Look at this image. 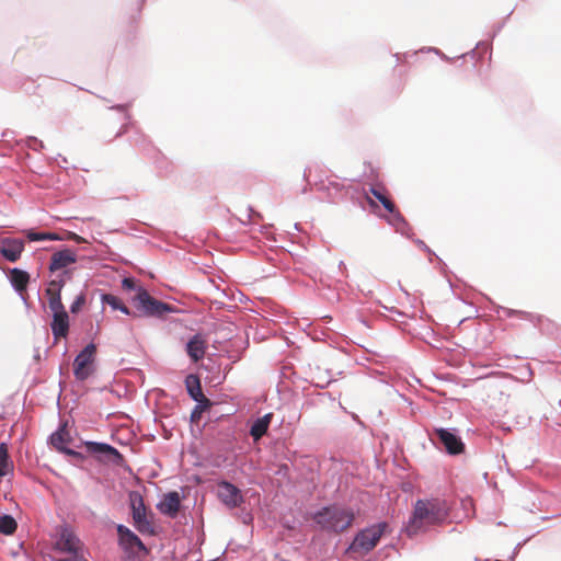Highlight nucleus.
<instances>
[{
  "instance_id": "1",
  "label": "nucleus",
  "mask_w": 561,
  "mask_h": 561,
  "mask_svg": "<svg viewBox=\"0 0 561 561\" xmlns=\"http://www.w3.org/2000/svg\"><path fill=\"white\" fill-rule=\"evenodd\" d=\"M449 515V507L439 497L420 499L414 503L412 515L405 527L409 537L426 531L432 526L442 525Z\"/></svg>"
},
{
  "instance_id": "2",
  "label": "nucleus",
  "mask_w": 561,
  "mask_h": 561,
  "mask_svg": "<svg viewBox=\"0 0 561 561\" xmlns=\"http://www.w3.org/2000/svg\"><path fill=\"white\" fill-rule=\"evenodd\" d=\"M354 518L352 510L337 505L323 507L313 515V520L322 530L335 534L350 528Z\"/></svg>"
},
{
  "instance_id": "3",
  "label": "nucleus",
  "mask_w": 561,
  "mask_h": 561,
  "mask_svg": "<svg viewBox=\"0 0 561 561\" xmlns=\"http://www.w3.org/2000/svg\"><path fill=\"white\" fill-rule=\"evenodd\" d=\"M387 528L388 524L382 522L360 530L350 546V550L362 553L371 551L378 545Z\"/></svg>"
},
{
  "instance_id": "4",
  "label": "nucleus",
  "mask_w": 561,
  "mask_h": 561,
  "mask_svg": "<svg viewBox=\"0 0 561 561\" xmlns=\"http://www.w3.org/2000/svg\"><path fill=\"white\" fill-rule=\"evenodd\" d=\"M131 301L139 316H162L164 312L171 311V307L168 304L154 299L140 286Z\"/></svg>"
},
{
  "instance_id": "5",
  "label": "nucleus",
  "mask_w": 561,
  "mask_h": 561,
  "mask_svg": "<svg viewBox=\"0 0 561 561\" xmlns=\"http://www.w3.org/2000/svg\"><path fill=\"white\" fill-rule=\"evenodd\" d=\"M96 346L93 343L88 344L75 358L73 374L78 380H85L93 371Z\"/></svg>"
},
{
  "instance_id": "6",
  "label": "nucleus",
  "mask_w": 561,
  "mask_h": 561,
  "mask_svg": "<svg viewBox=\"0 0 561 561\" xmlns=\"http://www.w3.org/2000/svg\"><path fill=\"white\" fill-rule=\"evenodd\" d=\"M134 525L141 534H153V525L147 515L144 500L139 494L130 496Z\"/></svg>"
},
{
  "instance_id": "7",
  "label": "nucleus",
  "mask_w": 561,
  "mask_h": 561,
  "mask_svg": "<svg viewBox=\"0 0 561 561\" xmlns=\"http://www.w3.org/2000/svg\"><path fill=\"white\" fill-rule=\"evenodd\" d=\"M433 434L448 454L458 455L463 451L465 444L455 433L445 428H435Z\"/></svg>"
},
{
  "instance_id": "8",
  "label": "nucleus",
  "mask_w": 561,
  "mask_h": 561,
  "mask_svg": "<svg viewBox=\"0 0 561 561\" xmlns=\"http://www.w3.org/2000/svg\"><path fill=\"white\" fill-rule=\"evenodd\" d=\"M217 493L220 501L229 508L238 507L243 501L240 490L226 481L218 484Z\"/></svg>"
},
{
  "instance_id": "9",
  "label": "nucleus",
  "mask_w": 561,
  "mask_h": 561,
  "mask_svg": "<svg viewBox=\"0 0 561 561\" xmlns=\"http://www.w3.org/2000/svg\"><path fill=\"white\" fill-rule=\"evenodd\" d=\"M65 282L62 279L59 280H50L45 293L48 297V307L50 311L54 313H60L66 311L65 306L61 301V288L64 287Z\"/></svg>"
},
{
  "instance_id": "10",
  "label": "nucleus",
  "mask_w": 561,
  "mask_h": 561,
  "mask_svg": "<svg viewBox=\"0 0 561 561\" xmlns=\"http://www.w3.org/2000/svg\"><path fill=\"white\" fill-rule=\"evenodd\" d=\"M24 250V242L21 239L2 238L0 239V253L10 262L20 259Z\"/></svg>"
},
{
  "instance_id": "11",
  "label": "nucleus",
  "mask_w": 561,
  "mask_h": 561,
  "mask_svg": "<svg viewBox=\"0 0 561 561\" xmlns=\"http://www.w3.org/2000/svg\"><path fill=\"white\" fill-rule=\"evenodd\" d=\"M117 534L119 536V542L123 546L125 550L128 551H135L137 549L138 551H147L146 546L144 542L139 539L137 535H135L129 528H127L124 525L117 526Z\"/></svg>"
},
{
  "instance_id": "12",
  "label": "nucleus",
  "mask_w": 561,
  "mask_h": 561,
  "mask_svg": "<svg viewBox=\"0 0 561 561\" xmlns=\"http://www.w3.org/2000/svg\"><path fill=\"white\" fill-rule=\"evenodd\" d=\"M57 548L61 552L69 554H78L83 551L82 543L79 538L68 529H64L61 531L60 538L57 541Z\"/></svg>"
},
{
  "instance_id": "13",
  "label": "nucleus",
  "mask_w": 561,
  "mask_h": 561,
  "mask_svg": "<svg viewBox=\"0 0 561 561\" xmlns=\"http://www.w3.org/2000/svg\"><path fill=\"white\" fill-rule=\"evenodd\" d=\"M185 387L190 397L196 402L210 407V400L203 393L199 377L191 374L185 378Z\"/></svg>"
},
{
  "instance_id": "14",
  "label": "nucleus",
  "mask_w": 561,
  "mask_h": 561,
  "mask_svg": "<svg viewBox=\"0 0 561 561\" xmlns=\"http://www.w3.org/2000/svg\"><path fill=\"white\" fill-rule=\"evenodd\" d=\"M70 440L71 436L66 425H62L58 431L50 435V444L54 448L67 455L77 457L79 456L77 451L67 448Z\"/></svg>"
},
{
  "instance_id": "15",
  "label": "nucleus",
  "mask_w": 561,
  "mask_h": 561,
  "mask_svg": "<svg viewBox=\"0 0 561 561\" xmlns=\"http://www.w3.org/2000/svg\"><path fill=\"white\" fill-rule=\"evenodd\" d=\"M77 262V254L73 250L64 249L51 255L49 271L56 272Z\"/></svg>"
},
{
  "instance_id": "16",
  "label": "nucleus",
  "mask_w": 561,
  "mask_h": 561,
  "mask_svg": "<svg viewBox=\"0 0 561 561\" xmlns=\"http://www.w3.org/2000/svg\"><path fill=\"white\" fill-rule=\"evenodd\" d=\"M181 500L178 492H169L164 495L163 500L158 504V510L169 516L175 517L180 511Z\"/></svg>"
},
{
  "instance_id": "17",
  "label": "nucleus",
  "mask_w": 561,
  "mask_h": 561,
  "mask_svg": "<svg viewBox=\"0 0 561 561\" xmlns=\"http://www.w3.org/2000/svg\"><path fill=\"white\" fill-rule=\"evenodd\" d=\"M50 328L56 341L66 337L69 333V316L67 311L54 313Z\"/></svg>"
},
{
  "instance_id": "18",
  "label": "nucleus",
  "mask_w": 561,
  "mask_h": 561,
  "mask_svg": "<svg viewBox=\"0 0 561 561\" xmlns=\"http://www.w3.org/2000/svg\"><path fill=\"white\" fill-rule=\"evenodd\" d=\"M207 342L201 334H195L186 344V352L193 362H198L205 356Z\"/></svg>"
},
{
  "instance_id": "19",
  "label": "nucleus",
  "mask_w": 561,
  "mask_h": 561,
  "mask_svg": "<svg viewBox=\"0 0 561 561\" xmlns=\"http://www.w3.org/2000/svg\"><path fill=\"white\" fill-rule=\"evenodd\" d=\"M85 446L90 453L104 454L110 456L115 463H121L124 460L122 454L111 445L104 443L88 442Z\"/></svg>"
},
{
  "instance_id": "20",
  "label": "nucleus",
  "mask_w": 561,
  "mask_h": 561,
  "mask_svg": "<svg viewBox=\"0 0 561 561\" xmlns=\"http://www.w3.org/2000/svg\"><path fill=\"white\" fill-rule=\"evenodd\" d=\"M369 193L377 198L385 209L390 214L399 215L394 203L390 199L388 191L382 185H375L369 188Z\"/></svg>"
},
{
  "instance_id": "21",
  "label": "nucleus",
  "mask_w": 561,
  "mask_h": 561,
  "mask_svg": "<svg viewBox=\"0 0 561 561\" xmlns=\"http://www.w3.org/2000/svg\"><path fill=\"white\" fill-rule=\"evenodd\" d=\"M10 282L16 291L23 293L28 285L30 275L27 272L20 268H12L10 271Z\"/></svg>"
},
{
  "instance_id": "22",
  "label": "nucleus",
  "mask_w": 561,
  "mask_h": 561,
  "mask_svg": "<svg viewBox=\"0 0 561 561\" xmlns=\"http://www.w3.org/2000/svg\"><path fill=\"white\" fill-rule=\"evenodd\" d=\"M272 417V413H267L252 424L250 434L254 440L260 439L267 432Z\"/></svg>"
},
{
  "instance_id": "23",
  "label": "nucleus",
  "mask_w": 561,
  "mask_h": 561,
  "mask_svg": "<svg viewBox=\"0 0 561 561\" xmlns=\"http://www.w3.org/2000/svg\"><path fill=\"white\" fill-rule=\"evenodd\" d=\"M18 528L16 520L11 515L0 517V533L7 536L13 535Z\"/></svg>"
},
{
  "instance_id": "24",
  "label": "nucleus",
  "mask_w": 561,
  "mask_h": 561,
  "mask_svg": "<svg viewBox=\"0 0 561 561\" xmlns=\"http://www.w3.org/2000/svg\"><path fill=\"white\" fill-rule=\"evenodd\" d=\"M102 301L108 306H111L115 310H121L125 314H131L130 310L123 304V301L111 294H105L102 296Z\"/></svg>"
},
{
  "instance_id": "25",
  "label": "nucleus",
  "mask_w": 561,
  "mask_h": 561,
  "mask_svg": "<svg viewBox=\"0 0 561 561\" xmlns=\"http://www.w3.org/2000/svg\"><path fill=\"white\" fill-rule=\"evenodd\" d=\"M25 234L30 241L62 240V237L53 232H35L33 230H26Z\"/></svg>"
},
{
  "instance_id": "26",
  "label": "nucleus",
  "mask_w": 561,
  "mask_h": 561,
  "mask_svg": "<svg viewBox=\"0 0 561 561\" xmlns=\"http://www.w3.org/2000/svg\"><path fill=\"white\" fill-rule=\"evenodd\" d=\"M84 302H85V297H84V295H79V296L75 299V301L71 304V306H70V310H71V312L76 313V312L80 311V310H81V308H82V306L84 305Z\"/></svg>"
},
{
  "instance_id": "27",
  "label": "nucleus",
  "mask_w": 561,
  "mask_h": 561,
  "mask_svg": "<svg viewBox=\"0 0 561 561\" xmlns=\"http://www.w3.org/2000/svg\"><path fill=\"white\" fill-rule=\"evenodd\" d=\"M122 286L126 290H134V289L138 290V288H139V287H137L135 279L130 278V277L124 278L122 282Z\"/></svg>"
},
{
  "instance_id": "28",
  "label": "nucleus",
  "mask_w": 561,
  "mask_h": 561,
  "mask_svg": "<svg viewBox=\"0 0 561 561\" xmlns=\"http://www.w3.org/2000/svg\"><path fill=\"white\" fill-rule=\"evenodd\" d=\"M207 407H205L204 404H201L198 403V405L195 407V409L193 410L192 414H191V420L192 421H196L199 419L201 416V413L203 412L204 409H206Z\"/></svg>"
},
{
  "instance_id": "29",
  "label": "nucleus",
  "mask_w": 561,
  "mask_h": 561,
  "mask_svg": "<svg viewBox=\"0 0 561 561\" xmlns=\"http://www.w3.org/2000/svg\"><path fill=\"white\" fill-rule=\"evenodd\" d=\"M64 239L71 240V241H75L77 243L85 242L84 238H82L79 234H77L75 232H71V231H68Z\"/></svg>"
},
{
  "instance_id": "30",
  "label": "nucleus",
  "mask_w": 561,
  "mask_h": 561,
  "mask_svg": "<svg viewBox=\"0 0 561 561\" xmlns=\"http://www.w3.org/2000/svg\"><path fill=\"white\" fill-rule=\"evenodd\" d=\"M57 561H88L83 553L70 554L69 557L58 559Z\"/></svg>"
},
{
  "instance_id": "31",
  "label": "nucleus",
  "mask_w": 561,
  "mask_h": 561,
  "mask_svg": "<svg viewBox=\"0 0 561 561\" xmlns=\"http://www.w3.org/2000/svg\"><path fill=\"white\" fill-rule=\"evenodd\" d=\"M367 202H368V204H369L371 207H376V206H377V204L375 203V201H374V199H371L370 197H367Z\"/></svg>"
},
{
  "instance_id": "32",
  "label": "nucleus",
  "mask_w": 561,
  "mask_h": 561,
  "mask_svg": "<svg viewBox=\"0 0 561 561\" xmlns=\"http://www.w3.org/2000/svg\"><path fill=\"white\" fill-rule=\"evenodd\" d=\"M123 133H125V129H124V128H122L118 133H116V134L114 135V137L116 138V137L121 136Z\"/></svg>"
}]
</instances>
